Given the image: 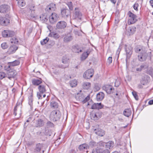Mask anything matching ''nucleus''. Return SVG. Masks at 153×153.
<instances>
[{"label": "nucleus", "instance_id": "nucleus-1", "mask_svg": "<svg viewBox=\"0 0 153 153\" xmlns=\"http://www.w3.org/2000/svg\"><path fill=\"white\" fill-rule=\"evenodd\" d=\"M61 117V114L59 111L57 110L52 111L50 114V120L53 121H57L59 120Z\"/></svg>", "mask_w": 153, "mask_h": 153}, {"label": "nucleus", "instance_id": "nucleus-2", "mask_svg": "<svg viewBox=\"0 0 153 153\" xmlns=\"http://www.w3.org/2000/svg\"><path fill=\"white\" fill-rule=\"evenodd\" d=\"M4 70L7 71L6 77L10 79L11 80L12 78H13L16 75V71L10 68L9 66H5Z\"/></svg>", "mask_w": 153, "mask_h": 153}, {"label": "nucleus", "instance_id": "nucleus-3", "mask_svg": "<svg viewBox=\"0 0 153 153\" xmlns=\"http://www.w3.org/2000/svg\"><path fill=\"white\" fill-rule=\"evenodd\" d=\"M82 14L78 8H75L73 13V19L77 20H81Z\"/></svg>", "mask_w": 153, "mask_h": 153}, {"label": "nucleus", "instance_id": "nucleus-4", "mask_svg": "<svg viewBox=\"0 0 153 153\" xmlns=\"http://www.w3.org/2000/svg\"><path fill=\"white\" fill-rule=\"evenodd\" d=\"M45 86L41 85L39 86L38 89L39 91L37 93V97L39 99H41L42 98V94H44L46 90L45 88Z\"/></svg>", "mask_w": 153, "mask_h": 153}, {"label": "nucleus", "instance_id": "nucleus-5", "mask_svg": "<svg viewBox=\"0 0 153 153\" xmlns=\"http://www.w3.org/2000/svg\"><path fill=\"white\" fill-rule=\"evenodd\" d=\"M128 14L130 17L128 22L129 24H133L137 21V16L136 15L130 11L128 12Z\"/></svg>", "mask_w": 153, "mask_h": 153}, {"label": "nucleus", "instance_id": "nucleus-6", "mask_svg": "<svg viewBox=\"0 0 153 153\" xmlns=\"http://www.w3.org/2000/svg\"><path fill=\"white\" fill-rule=\"evenodd\" d=\"M102 113L100 111L94 113L92 112L90 114L91 119L94 120H97L101 117Z\"/></svg>", "mask_w": 153, "mask_h": 153}, {"label": "nucleus", "instance_id": "nucleus-7", "mask_svg": "<svg viewBox=\"0 0 153 153\" xmlns=\"http://www.w3.org/2000/svg\"><path fill=\"white\" fill-rule=\"evenodd\" d=\"M94 74V69H90L85 72L83 76L85 78L89 79L93 76Z\"/></svg>", "mask_w": 153, "mask_h": 153}, {"label": "nucleus", "instance_id": "nucleus-8", "mask_svg": "<svg viewBox=\"0 0 153 153\" xmlns=\"http://www.w3.org/2000/svg\"><path fill=\"white\" fill-rule=\"evenodd\" d=\"M148 56V54L146 51L141 53L138 55V59L140 62H143L146 60Z\"/></svg>", "mask_w": 153, "mask_h": 153}, {"label": "nucleus", "instance_id": "nucleus-9", "mask_svg": "<svg viewBox=\"0 0 153 153\" xmlns=\"http://www.w3.org/2000/svg\"><path fill=\"white\" fill-rule=\"evenodd\" d=\"M62 62L65 65H59V67L65 68L68 66L69 59L66 56H63L62 59Z\"/></svg>", "mask_w": 153, "mask_h": 153}, {"label": "nucleus", "instance_id": "nucleus-10", "mask_svg": "<svg viewBox=\"0 0 153 153\" xmlns=\"http://www.w3.org/2000/svg\"><path fill=\"white\" fill-rule=\"evenodd\" d=\"M14 32L11 30H5L2 31V35L4 37H11L13 35Z\"/></svg>", "mask_w": 153, "mask_h": 153}, {"label": "nucleus", "instance_id": "nucleus-11", "mask_svg": "<svg viewBox=\"0 0 153 153\" xmlns=\"http://www.w3.org/2000/svg\"><path fill=\"white\" fill-rule=\"evenodd\" d=\"M103 89L108 94H110L113 92L114 88L112 86L110 85H105L103 87Z\"/></svg>", "mask_w": 153, "mask_h": 153}, {"label": "nucleus", "instance_id": "nucleus-12", "mask_svg": "<svg viewBox=\"0 0 153 153\" xmlns=\"http://www.w3.org/2000/svg\"><path fill=\"white\" fill-rule=\"evenodd\" d=\"M58 18V17L56 13H52V15L49 17V21L51 23H54L57 21Z\"/></svg>", "mask_w": 153, "mask_h": 153}, {"label": "nucleus", "instance_id": "nucleus-13", "mask_svg": "<svg viewBox=\"0 0 153 153\" xmlns=\"http://www.w3.org/2000/svg\"><path fill=\"white\" fill-rule=\"evenodd\" d=\"M136 31V27L134 26L129 27L126 30V33L128 36L133 34Z\"/></svg>", "mask_w": 153, "mask_h": 153}, {"label": "nucleus", "instance_id": "nucleus-14", "mask_svg": "<svg viewBox=\"0 0 153 153\" xmlns=\"http://www.w3.org/2000/svg\"><path fill=\"white\" fill-rule=\"evenodd\" d=\"M10 21L5 17H0V25L5 26L7 25L10 22Z\"/></svg>", "mask_w": 153, "mask_h": 153}, {"label": "nucleus", "instance_id": "nucleus-15", "mask_svg": "<svg viewBox=\"0 0 153 153\" xmlns=\"http://www.w3.org/2000/svg\"><path fill=\"white\" fill-rule=\"evenodd\" d=\"M125 51L127 58H129L132 54V48L130 46L125 45Z\"/></svg>", "mask_w": 153, "mask_h": 153}, {"label": "nucleus", "instance_id": "nucleus-16", "mask_svg": "<svg viewBox=\"0 0 153 153\" xmlns=\"http://www.w3.org/2000/svg\"><path fill=\"white\" fill-rule=\"evenodd\" d=\"M56 9V5L53 3H51L47 6L45 10L48 11H54Z\"/></svg>", "mask_w": 153, "mask_h": 153}, {"label": "nucleus", "instance_id": "nucleus-17", "mask_svg": "<svg viewBox=\"0 0 153 153\" xmlns=\"http://www.w3.org/2000/svg\"><path fill=\"white\" fill-rule=\"evenodd\" d=\"M134 50L136 53H138L139 54L146 51L143 47L140 46L136 47L134 48Z\"/></svg>", "mask_w": 153, "mask_h": 153}, {"label": "nucleus", "instance_id": "nucleus-18", "mask_svg": "<svg viewBox=\"0 0 153 153\" xmlns=\"http://www.w3.org/2000/svg\"><path fill=\"white\" fill-rule=\"evenodd\" d=\"M18 47L16 45L13 44L9 48L8 51L10 54H12L15 53Z\"/></svg>", "mask_w": 153, "mask_h": 153}, {"label": "nucleus", "instance_id": "nucleus-19", "mask_svg": "<svg viewBox=\"0 0 153 153\" xmlns=\"http://www.w3.org/2000/svg\"><path fill=\"white\" fill-rule=\"evenodd\" d=\"M67 25L66 23L63 21H60L57 23L56 27L58 28L62 29L66 27Z\"/></svg>", "mask_w": 153, "mask_h": 153}, {"label": "nucleus", "instance_id": "nucleus-20", "mask_svg": "<svg viewBox=\"0 0 153 153\" xmlns=\"http://www.w3.org/2000/svg\"><path fill=\"white\" fill-rule=\"evenodd\" d=\"M69 11L67 9L64 8L61 10V14L62 17L66 18L69 14Z\"/></svg>", "mask_w": 153, "mask_h": 153}, {"label": "nucleus", "instance_id": "nucleus-21", "mask_svg": "<svg viewBox=\"0 0 153 153\" xmlns=\"http://www.w3.org/2000/svg\"><path fill=\"white\" fill-rule=\"evenodd\" d=\"M9 6L8 5L3 4L0 6V13H4L8 11Z\"/></svg>", "mask_w": 153, "mask_h": 153}, {"label": "nucleus", "instance_id": "nucleus-22", "mask_svg": "<svg viewBox=\"0 0 153 153\" xmlns=\"http://www.w3.org/2000/svg\"><path fill=\"white\" fill-rule=\"evenodd\" d=\"M50 106L52 109H57L58 107V103L53 100L50 101Z\"/></svg>", "mask_w": 153, "mask_h": 153}, {"label": "nucleus", "instance_id": "nucleus-23", "mask_svg": "<svg viewBox=\"0 0 153 153\" xmlns=\"http://www.w3.org/2000/svg\"><path fill=\"white\" fill-rule=\"evenodd\" d=\"M73 39V37L70 33L66 35L64 38V41L65 42H68L71 41Z\"/></svg>", "mask_w": 153, "mask_h": 153}, {"label": "nucleus", "instance_id": "nucleus-24", "mask_svg": "<svg viewBox=\"0 0 153 153\" xmlns=\"http://www.w3.org/2000/svg\"><path fill=\"white\" fill-rule=\"evenodd\" d=\"M94 131L96 134L100 136H103L105 134L104 131L100 128L95 129Z\"/></svg>", "mask_w": 153, "mask_h": 153}, {"label": "nucleus", "instance_id": "nucleus-25", "mask_svg": "<svg viewBox=\"0 0 153 153\" xmlns=\"http://www.w3.org/2000/svg\"><path fill=\"white\" fill-rule=\"evenodd\" d=\"M90 51L88 50L85 52L83 53L81 56L80 58L81 60H84L90 54Z\"/></svg>", "mask_w": 153, "mask_h": 153}, {"label": "nucleus", "instance_id": "nucleus-26", "mask_svg": "<svg viewBox=\"0 0 153 153\" xmlns=\"http://www.w3.org/2000/svg\"><path fill=\"white\" fill-rule=\"evenodd\" d=\"M104 97V94L102 92H100L97 95L96 99L98 101L102 100Z\"/></svg>", "mask_w": 153, "mask_h": 153}, {"label": "nucleus", "instance_id": "nucleus-27", "mask_svg": "<svg viewBox=\"0 0 153 153\" xmlns=\"http://www.w3.org/2000/svg\"><path fill=\"white\" fill-rule=\"evenodd\" d=\"M42 82V79L40 78L33 79L32 80V83L34 85H38Z\"/></svg>", "mask_w": 153, "mask_h": 153}, {"label": "nucleus", "instance_id": "nucleus-28", "mask_svg": "<svg viewBox=\"0 0 153 153\" xmlns=\"http://www.w3.org/2000/svg\"><path fill=\"white\" fill-rule=\"evenodd\" d=\"M20 63L19 62L18 60H15L12 62H9L8 63V65L6 66H9L10 68L11 66H14L19 65Z\"/></svg>", "mask_w": 153, "mask_h": 153}, {"label": "nucleus", "instance_id": "nucleus-29", "mask_svg": "<svg viewBox=\"0 0 153 153\" xmlns=\"http://www.w3.org/2000/svg\"><path fill=\"white\" fill-rule=\"evenodd\" d=\"M89 148L88 144L84 143L80 145L79 147V149L81 151H84L88 149Z\"/></svg>", "mask_w": 153, "mask_h": 153}, {"label": "nucleus", "instance_id": "nucleus-30", "mask_svg": "<svg viewBox=\"0 0 153 153\" xmlns=\"http://www.w3.org/2000/svg\"><path fill=\"white\" fill-rule=\"evenodd\" d=\"M43 125L44 122L41 119H39L36 121V127H41Z\"/></svg>", "mask_w": 153, "mask_h": 153}, {"label": "nucleus", "instance_id": "nucleus-31", "mask_svg": "<svg viewBox=\"0 0 153 153\" xmlns=\"http://www.w3.org/2000/svg\"><path fill=\"white\" fill-rule=\"evenodd\" d=\"M114 146V143L112 141H109L106 143L105 146L107 149H110L113 147Z\"/></svg>", "mask_w": 153, "mask_h": 153}, {"label": "nucleus", "instance_id": "nucleus-32", "mask_svg": "<svg viewBox=\"0 0 153 153\" xmlns=\"http://www.w3.org/2000/svg\"><path fill=\"white\" fill-rule=\"evenodd\" d=\"M91 84L88 82H84L82 85V87L83 89H88L91 87Z\"/></svg>", "mask_w": 153, "mask_h": 153}, {"label": "nucleus", "instance_id": "nucleus-33", "mask_svg": "<svg viewBox=\"0 0 153 153\" xmlns=\"http://www.w3.org/2000/svg\"><path fill=\"white\" fill-rule=\"evenodd\" d=\"M131 113V111L130 109H126L123 111L124 115L127 117L130 116Z\"/></svg>", "mask_w": 153, "mask_h": 153}, {"label": "nucleus", "instance_id": "nucleus-34", "mask_svg": "<svg viewBox=\"0 0 153 153\" xmlns=\"http://www.w3.org/2000/svg\"><path fill=\"white\" fill-rule=\"evenodd\" d=\"M49 36L51 37H53L55 39L58 38L59 37V35L54 32H52L50 33L49 34Z\"/></svg>", "mask_w": 153, "mask_h": 153}, {"label": "nucleus", "instance_id": "nucleus-35", "mask_svg": "<svg viewBox=\"0 0 153 153\" xmlns=\"http://www.w3.org/2000/svg\"><path fill=\"white\" fill-rule=\"evenodd\" d=\"M18 4L19 7H22L25 6V2L24 0H19L18 1Z\"/></svg>", "mask_w": 153, "mask_h": 153}, {"label": "nucleus", "instance_id": "nucleus-36", "mask_svg": "<svg viewBox=\"0 0 153 153\" xmlns=\"http://www.w3.org/2000/svg\"><path fill=\"white\" fill-rule=\"evenodd\" d=\"M42 147V146L41 144L40 143L38 144L36 146L35 150L37 152H39L41 150Z\"/></svg>", "mask_w": 153, "mask_h": 153}, {"label": "nucleus", "instance_id": "nucleus-37", "mask_svg": "<svg viewBox=\"0 0 153 153\" xmlns=\"http://www.w3.org/2000/svg\"><path fill=\"white\" fill-rule=\"evenodd\" d=\"M40 20H41L43 22H46L48 19V17L45 15H43L41 16H40Z\"/></svg>", "mask_w": 153, "mask_h": 153}, {"label": "nucleus", "instance_id": "nucleus-38", "mask_svg": "<svg viewBox=\"0 0 153 153\" xmlns=\"http://www.w3.org/2000/svg\"><path fill=\"white\" fill-rule=\"evenodd\" d=\"M70 85L72 87H75L77 85V81L75 79H74L70 82Z\"/></svg>", "mask_w": 153, "mask_h": 153}, {"label": "nucleus", "instance_id": "nucleus-39", "mask_svg": "<svg viewBox=\"0 0 153 153\" xmlns=\"http://www.w3.org/2000/svg\"><path fill=\"white\" fill-rule=\"evenodd\" d=\"M28 8L30 10L29 13L31 11L34 12L35 11V5L33 4H29L28 6Z\"/></svg>", "mask_w": 153, "mask_h": 153}, {"label": "nucleus", "instance_id": "nucleus-40", "mask_svg": "<svg viewBox=\"0 0 153 153\" xmlns=\"http://www.w3.org/2000/svg\"><path fill=\"white\" fill-rule=\"evenodd\" d=\"M10 41L12 43H14L16 45L18 42V39L15 37H13L10 39Z\"/></svg>", "mask_w": 153, "mask_h": 153}, {"label": "nucleus", "instance_id": "nucleus-41", "mask_svg": "<svg viewBox=\"0 0 153 153\" xmlns=\"http://www.w3.org/2000/svg\"><path fill=\"white\" fill-rule=\"evenodd\" d=\"M67 5L68 6L69 9L71 10H72L73 9V6L71 2H68L67 3Z\"/></svg>", "mask_w": 153, "mask_h": 153}, {"label": "nucleus", "instance_id": "nucleus-42", "mask_svg": "<svg viewBox=\"0 0 153 153\" xmlns=\"http://www.w3.org/2000/svg\"><path fill=\"white\" fill-rule=\"evenodd\" d=\"M49 40V38L48 37H46L45 39L41 41V43L42 45H44L48 42Z\"/></svg>", "mask_w": 153, "mask_h": 153}, {"label": "nucleus", "instance_id": "nucleus-43", "mask_svg": "<svg viewBox=\"0 0 153 153\" xmlns=\"http://www.w3.org/2000/svg\"><path fill=\"white\" fill-rule=\"evenodd\" d=\"M45 134L47 136H51L52 135V133L51 130H46L45 131Z\"/></svg>", "mask_w": 153, "mask_h": 153}, {"label": "nucleus", "instance_id": "nucleus-44", "mask_svg": "<svg viewBox=\"0 0 153 153\" xmlns=\"http://www.w3.org/2000/svg\"><path fill=\"white\" fill-rule=\"evenodd\" d=\"M1 47L4 49L7 48L8 47V45L6 42H3L1 44Z\"/></svg>", "mask_w": 153, "mask_h": 153}, {"label": "nucleus", "instance_id": "nucleus-45", "mask_svg": "<svg viewBox=\"0 0 153 153\" xmlns=\"http://www.w3.org/2000/svg\"><path fill=\"white\" fill-rule=\"evenodd\" d=\"M47 126L48 128L52 127H54V124L51 122L49 121L47 123Z\"/></svg>", "mask_w": 153, "mask_h": 153}, {"label": "nucleus", "instance_id": "nucleus-46", "mask_svg": "<svg viewBox=\"0 0 153 153\" xmlns=\"http://www.w3.org/2000/svg\"><path fill=\"white\" fill-rule=\"evenodd\" d=\"M146 73L149 75L152 74L153 73V69L152 68L149 67L148 68L146 71Z\"/></svg>", "mask_w": 153, "mask_h": 153}, {"label": "nucleus", "instance_id": "nucleus-47", "mask_svg": "<svg viewBox=\"0 0 153 153\" xmlns=\"http://www.w3.org/2000/svg\"><path fill=\"white\" fill-rule=\"evenodd\" d=\"M6 74H5L4 72H0V79H2L3 78L6 77Z\"/></svg>", "mask_w": 153, "mask_h": 153}, {"label": "nucleus", "instance_id": "nucleus-48", "mask_svg": "<svg viewBox=\"0 0 153 153\" xmlns=\"http://www.w3.org/2000/svg\"><path fill=\"white\" fill-rule=\"evenodd\" d=\"M120 84V79H117L116 80L115 82V85L116 87H118Z\"/></svg>", "mask_w": 153, "mask_h": 153}, {"label": "nucleus", "instance_id": "nucleus-49", "mask_svg": "<svg viewBox=\"0 0 153 153\" xmlns=\"http://www.w3.org/2000/svg\"><path fill=\"white\" fill-rule=\"evenodd\" d=\"M31 13L29 15L28 14V16H29L30 18V19H32L33 18L35 17V12L33 11H31V12H30Z\"/></svg>", "mask_w": 153, "mask_h": 153}, {"label": "nucleus", "instance_id": "nucleus-50", "mask_svg": "<svg viewBox=\"0 0 153 153\" xmlns=\"http://www.w3.org/2000/svg\"><path fill=\"white\" fill-rule=\"evenodd\" d=\"M33 99L32 97L31 96L29 97L28 103L30 106H31L33 105Z\"/></svg>", "mask_w": 153, "mask_h": 153}, {"label": "nucleus", "instance_id": "nucleus-51", "mask_svg": "<svg viewBox=\"0 0 153 153\" xmlns=\"http://www.w3.org/2000/svg\"><path fill=\"white\" fill-rule=\"evenodd\" d=\"M148 66L147 65H146V64H143L141 65L140 67L141 69L142 70L143 69H145L146 68H148Z\"/></svg>", "mask_w": 153, "mask_h": 153}, {"label": "nucleus", "instance_id": "nucleus-52", "mask_svg": "<svg viewBox=\"0 0 153 153\" xmlns=\"http://www.w3.org/2000/svg\"><path fill=\"white\" fill-rule=\"evenodd\" d=\"M98 145L101 147H104L105 145V146L106 143L102 141H100L98 143Z\"/></svg>", "mask_w": 153, "mask_h": 153}, {"label": "nucleus", "instance_id": "nucleus-53", "mask_svg": "<svg viewBox=\"0 0 153 153\" xmlns=\"http://www.w3.org/2000/svg\"><path fill=\"white\" fill-rule=\"evenodd\" d=\"M132 94L136 100H138V97L137 94L136 93L135 91H133L132 92Z\"/></svg>", "mask_w": 153, "mask_h": 153}, {"label": "nucleus", "instance_id": "nucleus-54", "mask_svg": "<svg viewBox=\"0 0 153 153\" xmlns=\"http://www.w3.org/2000/svg\"><path fill=\"white\" fill-rule=\"evenodd\" d=\"M98 105L97 103H94L92 105L91 107V109H95L97 108V107L98 106Z\"/></svg>", "mask_w": 153, "mask_h": 153}, {"label": "nucleus", "instance_id": "nucleus-55", "mask_svg": "<svg viewBox=\"0 0 153 153\" xmlns=\"http://www.w3.org/2000/svg\"><path fill=\"white\" fill-rule=\"evenodd\" d=\"M121 48L120 46L118 48L116 53V54L117 56L118 57H119V54L120 53V51H121Z\"/></svg>", "mask_w": 153, "mask_h": 153}, {"label": "nucleus", "instance_id": "nucleus-56", "mask_svg": "<svg viewBox=\"0 0 153 153\" xmlns=\"http://www.w3.org/2000/svg\"><path fill=\"white\" fill-rule=\"evenodd\" d=\"M98 105L97 107V108L98 109H100L102 108L103 107V105H102L101 103H97Z\"/></svg>", "mask_w": 153, "mask_h": 153}, {"label": "nucleus", "instance_id": "nucleus-57", "mask_svg": "<svg viewBox=\"0 0 153 153\" xmlns=\"http://www.w3.org/2000/svg\"><path fill=\"white\" fill-rule=\"evenodd\" d=\"M138 4L137 3H135L133 5V7L134 10H138Z\"/></svg>", "mask_w": 153, "mask_h": 153}, {"label": "nucleus", "instance_id": "nucleus-58", "mask_svg": "<svg viewBox=\"0 0 153 153\" xmlns=\"http://www.w3.org/2000/svg\"><path fill=\"white\" fill-rule=\"evenodd\" d=\"M18 106V105L17 104L14 107V114L15 116H16V114H17L16 111H17V109Z\"/></svg>", "mask_w": 153, "mask_h": 153}, {"label": "nucleus", "instance_id": "nucleus-59", "mask_svg": "<svg viewBox=\"0 0 153 153\" xmlns=\"http://www.w3.org/2000/svg\"><path fill=\"white\" fill-rule=\"evenodd\" d=\"M108 62L110 64H111L112 62V58L111 57H109L107 60Z\"/></svg>", "mask_w": 153, "mask_h": 153}, {"label": "nucleus", "instance_id": "nucleus-60", "mask_svg": "<svg viewBox=\"0 0 153 153\" xmlns=\"http://www.w3.org/2000/svg\"><path fill=\"white\" fill-rule=\"evenodd\" d=\"M76 52L77 53L81 52L82 51V50L80 48H75V49Z\"/></svg>", "mask_w": 153, "mask_h": 153}, {"label": "nucleus", "instance_id": "nucleus-61", "mask_svg": "<svg viewBox=\"0 0 153 153\" xmlns=\"http://www.w3.org/2000/svg\"><path fill=\"white\" fill-rule=\"evenodd\" d=\"M92 153H100L99 150L96 149H94L93 150Z\"/></svg>", "mask_w": 153, "mask_h": 153}, {"label": "nucleus", "instance_id": "nucleus-62", "mask_svg": "<svg viewBox=\"0 0 153 153\" xmlns=\"http://www.w3.org/2000/svg\"><path fill=\"white\" fill-rule=\"evenodd\" d=\"M89 99V97L88 96L85 98V99L84 100L83 102H85L87 101Z\"/></svg>", "mask_w": 153, "mask_h": 153}, {"label": "nucleus", "instance_id": "nucleus-63", "mask_svg": "<svg viewBox=\"0 0 153 153\" xmlns=\"http://www.w3.org/2000/svg\"><path fill=\"white\" fill-rule=\"evenodd\" d=\"M101 153H109V152L108 149H106L103 150Z\"/></svg>", "mask_w": 153, "mask_h": 153}, {"label": "nucleus", "instance_id": "nucleus-64", "mask_svg": "<svg viewBox=\"0 0 153 153\" xmlns=\"http://www.w3.org/2000/svg\"><path fill=\"white\" fill-rule=\"evenodd\" d=\"M149 105H151L153 104V100H150L148 102Z\"/></svg>", "mask_w": 153, "mask_h": 153}]
</instances>
